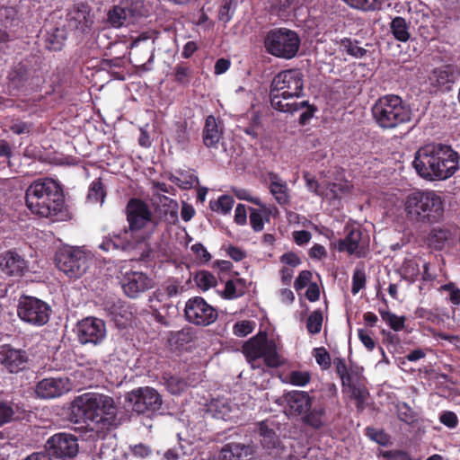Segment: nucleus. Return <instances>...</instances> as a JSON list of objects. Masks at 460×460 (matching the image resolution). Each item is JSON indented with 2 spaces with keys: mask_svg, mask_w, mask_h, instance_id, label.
Returning <instances> with one entry per match:
<instances>
[{
  "mask_svg": "<svg viewBox=\"0 0 460 460\" xmlns=\"http://www.w3.org/2000/svg\"><path fill=\"white\" fill-rule=\"evenodd\" d=\"M412 165L423 179L446 180L459 169V155L448 145L430 143L417 150Z\"/></svg>",
  "mask_w": 460,
  "mask_h": 460,
  "instance_id": "nucleus-1",
  "label": "nucleus"
},
{
  "mask_svg": "<svg viewBox=\"0 0 460 460\" xmlns=\"http://www.w3.org/2000/svg\"><path fill=\"white\" fill-rule=\"evenodd\" d=\"M25 201L31 213L56 220L65 208L61 185L51 178L33 181L26 190Z\"/></svg>",
  "mask_w": 460,
  "mask_h": 460,
  "instance_id": "nucleus-2",
  "label": "nucleus"
},
{
  "mask_svg": "<svg viewBox=\"0 0 460 460\" xmlns=\"http://www.w3.org/2000/svg\"><path fill=\"white\" fill-rule=\"evenodd\" d=\"M72 411L75 417L101 425L102 429H111L119 424L118 407L114 399L107 394H83L74 400Z\"/></svg>",
  "mask_w": 460,
  "mask_h": 460,
  "instance_id": "nucleus-3",
  "label": "nucleus"
},
{
  "mask_svg": "<svg viewBox=\"0 0 460 460\" xmlns=\"http://www.w3.org/2000/svg\"><path fill=\"white\" fill-rule=\"evenodd\" d=\"M407 220L412 224L432 225L444 217V201L435 190H414L403 200Z\"/></svg>",
  "mask_w": 460,
  "mask_h": 460,
  "instance_id": "nucleus-4",
  "label": "nucleus"
},
{
  "mask_svg": "<svg viewBox=\"0 0 460 460\" xmlns=\"http://www.w3.org/2000/svg\"><path fill=\"white\" fill-rule=\"evenodd\" d=\"M303 95L304 75L300 69L283 70L273 77L270 87V102L274 110L283 111L292 107V99Z\"/></svg>",
  "mask_w": 460,
  "mask_h": 460,
  "instance_id": "nucleus-5",
  "label": "nucleus"
},
{
  "mask_svg": "<svg viewBox=\"0 0 460 460\" xmlns=\"http://www.w3.org/2000/svg\"><path fill=\"white\" fill-rule=\"evenodd\" d=\"M375 123L383 130L394 129L411 120L412 111L409 104L397 94L379 97L371 107Z\"/></svg>",
  "mask_w": 460,
  "mask_h": 460,
  "instance_id": "nucleus-6",
  "label": "nucleus"
},
{
  "mask_svg": "<svg viewBox=\"0 0 460 460\" xmlns=\"http://www.w3.org/2000/svg\"><path fill=\"white\" fill-rule=\"evenodd\" d=\"M48 71L41 58L29 56L9 72L10 85L17 91H38L46 82Z\"/></svg>",
  "mask_w": 460,
  "mask_h": 460,
  "instance_id": "nucleus-7",
  "label": "nucleus"
},
{
  "mask_svg": "<svg viewBox=\"0 0 460 460\" xmlns=\"http://www.w3.org/2000/svg\"><path fill=\"white\" fill-rule=\"evenodd\" d=\"M263 43L269 54L288 60L296 56L301 40L295 31L281 27L270 30Z\"/></svg>",
  "mask_w": 460,
  "mask_h": 460,
  "instance_id": "nucleus-8",
  "label": "nucleus"
},
{
  "mask_svg": "<svg viewBox=\"0 0 460 460\" xmlns=\"http://www.w3.org/2000/svg\"><path fill=\"white\" fill-rule=\"evenodd\" d=\"M243 353L250 363L261 358L270 367H278L282 363L275 341L268 339L265 332L249 339L243 346Z\"/></svg>",
  "mask_w": 460,
  "mask_h": 460,
  "instance_id": "nucleus-9",
  "label": "nucleus"
},
{
  "mask_svg": "<svg viewBox=\"0 0 460 460\" xmlns=\"http://www.w3.org/2000/svg\"><path fill=\"white\" fill-rule=\"evenodd\" d=\"M94 22L93 9L87 1H75L66 10V26L76 38L84 39L92 34Z\"/></svg>",
  "mask_w": 460,
  "mask_h": 460,
  "instance_id": "nucleus-10",
  "label": "nucleus"
},
{
  "mask_svg": "<svg viewBox=\"0 0 460 460\" xmlns=\"http://www.w3.org/2000/svg\"><path fill=\"white\" fill-rule=\"evenodd\" d=\"M58 269L70 279L81 278L89 268L87 254L78 247H64L55 254Z\"/></svg>",
  "mask_w": 460,
  "mask_h": 460,
  "instance_id": "nucleus-11",
  "label": "nucleus"
},
{
  "mask_svg": "<svg viewBox=\"0 0 460 460\" xmlns=\"http://www.w3.org/2000/svg\"><path fill=\"white\" fill-rule=\"evenodd\" d=\"M51 307L43 300L28 295H22L18 300L19 318L33 326L45 325L50 317Z\"/></svg>",
  "mask_w": 460,
  "mask_h": 460,
  "instance_id": "nucleus-12",
  "label": "nucleus"
},
{
  "mask_svg": "<svg viewBox=\"0 0 460 460\" xmlns=\"http://www.w3.org/2000/svg\"><path fill=\"white\" fill-rule=\"evenodd\" d=\"M127 400L132 404V410L138 414L151 415L161 410V394L149 386L133 389L127 394Z\"/></svg>",
  "mask_w": 460,
  "mask_h": 460,
  "instance_id": "nucleus-13",
  "label": "nucleus"
},
{
  "mask_svg": "<svg viewBox=\"0 0 460 460\" xmlns=\"http://www.w3.org/2000/svg\"><path fill=\"white\" fill-rule=\"evenodd\" d=\"M45 450L50 460L73 458L79 450L77 438L66 432L56 433L47 440Z\"/></svg>",
  "mask_w": 460,
  "mask_h": 460,
  "instance_id": "nucleus-14",
  "label": "nucleus"
},
{
  "mask_svg": "<svg viewBox=\"0 0 460 460\" xmlns=\"http://www.w3.org/2000/svg\"><path fill=\"white\" fill-rule=\"evenodd\" d=\"M184 314L189 323L200 326H208L218 317L217 309L201 296L191 297L186 302Z\"/></svg>",
  "mask_w": 460,
  "mask_h": 460,
  "instance_id": "nucleus-15",
  "label": "nucleus"
},
{
  "mask_svg": "<svg viewBox=\"0 0 460 460\" xmlns=\"http://www.w3.org/2000/svg\"><path fill=\"white\" fill-rule=\"evenodd\" d=\"M125 214L128 224V227L135 233L142 230L148 224H153L154 227L157 226L148 204L140 199H129Z\"/></svg>",
  "mask_w": 460,
  "mask_h": 460,
  "instance_id": "nucleus-16",
  "label": "nucleus"
},
{
  "mask_svg": "<svg viewBox=\"0 0 460 460\" xmlns=\"http://www.w3.org/2000/svg\"><path fill=\"white\" fill-rule=\"evenodd\" d=\"M78 341L81 344H101L106 338V324L102 319L86 317L79 321L75 329Z\"/></svg>",
  "mask_w": 460,
  "mask_h": 460,
  "instance_id": "nucleus-17",
  "label": "nucleus"
},
{
  "mask_svg": "<svg viewBox=\"0 0 460 460\" xmlns=\"http://www.w3.org/2000/svg\"><path fill=\"white\" fill-rule=\"evenodd\" d=\"M136 233L128 227H125L119 233L112 232L105 236L98 245L99 249L105 252L120 251L129 252L137 248L141 240L136 236Z\"/></svg>",
  "mask_w": 460,
  "mask_h": 460,
  "instance_id": "nucleus-18",
  "label": "nucleus"
},
{
  "mask_svg": "<svg viewBox=\"0 0 460 460\" xmlns=\"http://www.w3.org/2000/svg\"><path fill=\"white\" fill-rule=\"evenodd\" d=\"M136 233L128 227H125L119 233L112 232L105 236L98 245L99 249L105 252L120 251L129 252L137 248L141 240L136 236Z\"/></svg>",
  "mask_w": 460,
  "mask_h": 460,
  "instance_id": "nucleus-19",
  "label": "nucleus"
},
{
  "mask_svg": "<svg viewBox=\"0 0 460 460\" xmlns=\"http://www.w3.org/2000/svg\"><path fill=\"white\" fill-rule=\"evenodd\" d=\"M136 233L128 227H125L119 233L112 232L105 236L98 245L99 249L105 252L120 251L129 252L137 248L141 240L136 236Z\"/></svg>",
  "mask_w": 460,
  "mask_h": 460,
  "instance_id": "nucleus-20",
  "label": "nucleus"
},
{
  "mask_svg": "<svg viewBox=\"0 0 460 460\" xmlns=\"http://www.w3.org/2000/svg\"><path fill=\"white\" fill-rule=\"evenodd\" d=\"M136 233L128 227H125L119 233L112 232L105 236L98 245L99 249L105 252L120 251L129 252L137 248L141 240L136 236Z\"/></svg>",
  "mask_w": 460,
  "mask_h": 460,
  "instance_id": "nucleus-21",
  "label": "nucleus"
},
{
  "mask_svg": "<svg viewBox=\"0 0 460 460\" xmlns=\"http://www.w3.org/2000/svg\"><path fill=\"white\" fill-rule=\"evenodd\" d=\"M71 385L68 377H47L37 383L35 394L40 399H55L68 393Z\"/></svg>",
  "mask_w": 460,
  "mask_h": 460,
  "instance_id": "nucleus-22",
  "label": "nucleus"
},
{
  "mask_svg": "<svg viewBox=\"0 0 460 460\" xmlns=\"http://www.w3.org/2000/svg\"><path fill=\"white\" fill-rule=\"evenodd\" d=\"M347 233L343 239L337 243L339 252H346L349 255H355L357 258H364L367 253V244L362 242L363 233L358 227L346 228Z\"/></svg>",
  "mask_w": 460,
  "mask_h": 460,
  "instance_id": "nucleus-23",
  "label": "nucleus"
},
{
  "mask_svg": "<svg viewBox=\"0 0 460 460\" xmlns=\"http://www.w3.org/2000/svg\"><path fill=\"white\" fill-rule=\"evenodd\" d=\"M0 270L6 276L21 278L29 270L28 261L15 250H8L0 255Z\"/></svg>",
  "mask_w": 460,
  "mask_h": 460,
  "instance_id": "nucleus-24",
  "label": "nucleus"
},
{
  "mask_svg": "<svg viewBox=\"0 0 460 460\" xmlns=\"http://www.w3.org/2000/svg\"><path fill=\"white\" fill-rule=\"evenodd\" d=\"M285 412L288 416H302L312 408V398L305 391H289L283 394Z\"/></svg>",
  "mask_w": 460,
  "mask_h": 460,
  "instance_id": "nucleus-25",
  "label": "nucleus"
},
{
  "mask_svg": "<svg viewBox=\"0 0 460 460\" xmlns=\"http://www.w3.org/2000/svg\"><path fill=\"white\" fill-rule=\"evenodd\" d=\"M137 15L138 12L133 7V4L128 0H122L108 11L107 22L113 28H120L133 22Z\"/></svg>",
  "mask_w": 460,
  "mask_h": 460,
  "instance_id": "nucleus-26",
  "label": "nucleus"
},
{
  "mask_svg": "<svg viewBox=\"0 0 460 460\" xmlns=\"http://www.w3.org/2000/svg\"><path fill=\"white\" fill-rule=\"evenodd\" d=\"M2 365L10 373H18L25 368L28 356L25 350L17 349L10 345H4L0 350Z\"/></svg>",
  "mask_w": 460,
  "mask_h": 460,
  "instance_id": "nucleus-27",
  "label": "nucleus"
},
{
  "mask_svg": "<svg viewBox=\"0 0 460 460\" xmlns=\"http://www.w3.org/2000/svg\"><path fill=\"white\" fill-rule=\"evenodd\" d=\"M150 288L151 279L142 272L134 271L124 276L122 288L128 297H137L139 293Z\"/></svg>",
  "mask_w": 460,
  "mask_h": 460,
  "instance_id": "nucleus-28",
  "label": "nucleus"
},
{
  "mask_svg": "<svg viewBox=\"0 0 460 460\" xmlns=\"http://www.w3.org/2000/svg\"><path fill=\"white\" fill-rule=\"evenodd\" d=\"M260 442L265 453L270 456H278L281 448V442L276 431L270 429L265 421L258 424Z\"/></svg>",
  "mask_w": 460,
  "mask_h": 460,
  "instance_id": "nucleus-29",
  "label": "nucleus"
},
{
  "mask_svg": "<svg viewBox=\"0 0 460 460\" xmlns=\"http://www.w3.org/2000/svg\"><path fill=\"white\" fill-rule=\"evenodd\" d=\"M456 79V72L454 65H445L435 68L429 80L438 89L450 90Z\"/></svg>",
  "mask_w": 460,
  "mask_h": 460,
  "instance_id": "nucleus-30",
  "label": "nucleus"
},
{
  "mask_svg": "<svg viewBox=\"0 0 460 460\" xmlns=\"http://www.w3.org/2000/svg\"><path fill=\"white\" fill-rule=\"evenodd\" d=\"M336 372L341 380L342 388H349L358 385L361 378L360 372L353 367H348L345 359L342 358H335L333 360Z\"/></svg>",
  "mask_w": 460,
  "mask_h": 460,
  "instance_id": "nucleus-31",
  "label": "nucleus"
},
{
  "mask_svg": "<svg viewBox=\"0 0 460 460\" xmlns=\"http://www.w3.org/2000/svg\"><path fill=\"white\" fill-rule=\"evenodd\" d=\"M253 454L251 446L240 443H227L220 452V460H249Z\"/></svg>",
  "mask_w": 460,
  "mask_h": 460,
  "instance_id": "nucleus-32",
  "label": "nucleus"
},
{
  "mask_svg": "<svg viewBox=\"0 0 460 460\" xmlns=\"http://www.w3.org/2000/svg\"><path fill=\"white\" fill-rule=\"evenodd\" d=\"M67 33L65 26H51L46 30L44 35V46L50 51H60L65 46Z\"/></svg>",
  "mask_w": 460,
  "mask_h": 460,
  "instance_id": "nucleus-33",
  "label": "nucleus"
},
{
  "mask_svg": "<svg viewBox=\"0 0 460 460\" xmlns=\"http://www.w3.org/2000/svg\"><path fill=\"white\" fill-rule=\"evenodd\" d=\"M270 180V191L274 196L276 201L279 205H286L289 201L288 187L285 181L276 172H270L268 173Z\"/></svg>",
  "mask_w": 460,
  "mask_h": 460,
  "instance_id": "nucleus-34",
  "label": "nucleus"
},
{
  "mask_svg": "<svg viewBox=\"0 0 460 460\" xmlns=\"http://www.w3.org/2000/svg\"><path fill=\"white\" fill-rule=\"evenodd\" d=\"M223 131L219 129L218 124L214 116H208L203 128V142L207 147L217 148Z\"/></svg>",
  "mask_w": 460,
  "mask_h": 460,
  "instance_id": "nucleus-35",
  "label": "nucleus"
},
{
  "mask_svg": "<svg viewBox=\"0 0 460 460\" xmlns=\"http://www.w3.org/2000/svg\"><path fill=\"white\" fill-rule=\"evenodd\" d=\"M325 413L326 409L324 404L315 405L303 415L302 420L305 425L314 429H320L324 425L323 418Z\"/></svg>",
  "mask_w": 460,
  "mask_h": 460,
  "instance_id": "nucleus-36",
  "label": "nucleus"
},
{
  "mask_svg": "<svg viewBox=\"0 0 460 460\" xmlns=\"http://www.w3.org/2000/svg\"><path fill=\"white\" fill-rule=\"evenodd\" d=\"M410 23L401 16L394 17L390 22V31L394 39L401 42H406L411 38Z\"/></svg>",
  "mask_w": 460,
  "mask_h": 460,
  "instance_id": "nucleus-37",
  "label": "nucleus"
},
{
  "mask_svg": "<svg viewBox=\"0 0 460 460\" xmlns=\"http://www.w3.org/2000/svg\"><path fill=\"white\" fill-rule=\"evenodd\" d=\"M292 107L286 108L282 112H288L293 114L297 111L306 108V111L301 113L299 117V124L305 126L314 115L317 111V108L314 104H310L308 101H303L300 102H293L291 104Z\"/></svg>",
  "mask_w": 460,
  "mask_h": 460,
  "instance_id": "nucleus-38",
  "label": "nucleus"
},
{
  "mask_svg": "<svg viewBox=\"0 0 460 460\" xmlns=\"http://www.w3.org/2000/svg\"><path fill=\"white\" fill-rule=\"evenodd\" d=\"M352 8L364 12H374L383 8L384 0H343Z\"/></svg>",
  "mask_w": 460,
  "mask_h": 460,
  "instance_id": "nucleus-39",
  "label": "nucleus"
},
{
  "mask_svg": "<svg viewBox=\"0 0 460 460\" xmlns=\"http://www.w3.org/2000/svg\"><path fill=\"white\" fill-rule=\"evenodd\" d=\"M192 77V72L187 63L180 62L173 69V81L180 85L187 86Z\"/></svg>",
  "mask_w": 460,
  "mask_h": 460,
  "instance_id": "nucleus-40",
  "label": "nucleus"
},
{
  "mask_svg": "<svg viewBox=\"0 0 460 460\" xmlns=\"http://www.w3.org/2000/svg\"><path fill=\"white\" fill-rule=\"evenodd\" d=\"M234 200L233 197L229 195H222L216 200H211L209 202V207L211 210L221 213L223 215L228 214L234 206Z\"/></svg>",
  "mask_w": 460,
  "mask_h": 460,
  "instance_id": "nucleus-41",
  "label": "nucleus"
},
{
  "mask_svg": "<svg viewBox=\"0 0 460 460\" xmlns=\"http://www.w3.org/2000/svg\"><path fill=\"white\" fill-rule=\"evenodd\" d=\"M340 47L342 50L346 51L348 55L357 58H363L367 54V49L358 46V40H352L349 38L341 39Z\"/></svg>",
  "mask_w": 460,
  "mask_h": 460,
  "instance_id": "nucleus-42",
  "label": "nucleus"
},
{
  "mask_svg": "<svg viewBox=\"0 0 460 460\" xmlns=\"http://www.w3.org/2000/svg\"><path fill=\"white\" fill-rule=\"evenodd\" d=\"M379 314L384 322H385L389 327L394 332L402 331L405 327V317L398 316L390 311L379 310Z\"/></svg>",
  "mask_w": 460,
  "mask_h": 460,
  "instance_id": "nucleus-43",
  "label": "nucleus"
},
{
  "mask_svg": "<svg viewBox=\"0 0 460 460\" xmlns=\"http://www.w3.org/2000/svg\"><path fill=\"white\" fill-rule=\"evenodd\" d=\"M106 197V190L104 184L101 178L93 180L89 187L87 199L91 202H101L102 203Z\"/></svg>",
  "mask_w": 460,
  "mask_h": 460,
  "instance_id": "nucleus-44",
  "label": "nucleus"
},
{
  "mask_svg": "<svg viewBox=\"0 0 460 460\" xmlns=\"http://www.w3.org/2000/svg\"><path fill=\"white\" fill-rule=\"evenodd\" d=\"M402 277L410 281L414 282L420 275V265L414 260H405L401 268Z\"/></svg>",
  "mask_w": 460,
  "mask_h": 460,
  "instance_id": "nucleus-45",
  "label": "nucleus"
},
{
  "mask_svg": "<svg viewBox=\"0 0 460 460\" xmlns=\"http://www.w3.org/2000/svg\"><path fill=\"white\" fill-rule=\"evenodd\" d=\"M323 321V313L320 309L312 312L306 321L308 332L313 335L319 333L322 330Z\"/></svg>",
  "mask_w": 460,
  "mask_h": 460,
  "instance_id": "nucleus-46",
  "label": "nucleus"
},
{
  "mask_svg": "<svg viewBox=\"0 0 460 460\" xmlns=\"http://www.w3.org/2000/svg\"><path fill=\"white\" fill-rule=\"evenodd\" d=\"M238 0H224L219 7L218 19L224 23L229 22L234 13Z\"/></svg>",
  "mask_w": 460,
  "mask_h": 460,
  "instance_id": "nucleus-47",
  "label": "nucleus"
},
{
  "mask_svg": "<svg viewBox=\"0 0 460 460\" xmlns=\"http://www.w3.org/2000/svg\"><path fill=\"white\" fill-rule=\"evenodd\" d=\"M194 279L198 287L203 290H208L217 284V279L214 275L207 270L199 271Z\"/></svg>",
  "mask_w": 460,
  "mask_h": 460,
  "instance_id": "nucleus-48",
  "label": "nucleus"
},
{
  "mask_svg": "<svg viewBox=\"0 0 460 460\" xmlns=\"http://www.w3.org/2000/svg\"><path fill=\"white\" fill-rule=\"evenodd\" d=\"M303 178L305 181L306 188L310 192L314 193L320 197H328V194L325 192L326 190L319 184L314 176H313L310 172H305L303 173Z\"/></svg>",
  "mask_w": 460,
  "mask_h": 460,
  "instance_id": "nucleus-49",
  "label": "nucleus"
},
{
  "mask_svg": "<svg viewBox=\"0 0 460 460\" xmlns=\"http://www.w3.org/2000/svg\"><path fill=\"white\" fill-rule=\"evenodd\" d=\"M366 272L364 268L357 267L352 275L351 293L357 295L366 286Z\"/></svg>",
  "mask_w": 460,
  "mask_h": 460,
  "instance_id": "nucleus-50",
  "label": "nucleus"
},
{
  "mask_svg": "<svg viewBox=\"0 0 460 460\" xmlns=\"http://www.w3.org/2000/svg\"><path fill=\"white\" fill-rule=\"evenodd\" d=\"M288 382L296 386H305L311 380V374L308 371L293 370L288 376Z\"/></svg>",
  "mask_w": 460,
  "mask_h": 460,
  "instance_id": "nucleus-51",
  "label": "nucleus"
},
{
  "mask_svg": "<svg viewBox=\"0 0 460 460\" xmlns=\"http://www.w3.org/2000/svg\"><path fill=\"white\" fill-rule=\"evenodd\" d=\"M326 190H329L327 198L337 199L341 194L349 192V186L346 182H328Z\"/></svg>",
  "mask_w": 460,
  "mask_h": 460,
  "instance_id": "nucleus-52",
  "label": "nucleus"
},
{
  "mask_svg": "<svg viewBox=\"0 0 460 460\" xmlns=\"http://www.w3.org/2000/svg\"><path fill=\"white\" fill-rule=\"evenodd\" d=\"M255 323L249 320L238 321L234 324L233 332L237 337H245L254 330Z\"/></svg>",
  "mask_w": 460,
  "mask_h": 460,
  "instance_id": "nucleus-53",
  "label": "nucleus"
},
{
  "mask_svg": "<svg viewBox=\"0 0 460 460\" xmlns=\"http://www.w3.org/2000/svg\"><path fill=\"white\" fill-rule=\"evenodd\" d=\"M313 355L317 364L322 369H328L332 365V360L329 352L324 347L315 348L313 350Z\"/></svg>",
  "mask_w": 460,
  "mask_h": 460,
  "instance_id": "nucleus-54",
  "label": "nucleus"
},
{
  "mask_svg": "<svg viewBox=\"0 0 460 460\" xmlns=\"http://www.w3.org/2000/svg\"><path fill=\"white\" fill-rule=\"evenodd\" d=\"M174 137L176 142L182 146H185L190 142L188 125L185 120L176 122Z\"/></svg>",
  "mask_w": 460,
  "mask_h": 460,
  "instance_id": "nucleus-55",
  "label": "nucleus"
},
{
  "mask_svg": "<svg viewBox=\"0 0 460 460\" xmlns=\"http://www.w3.org/2000/svg\"><path fill=\"white\" fill-rule=\"evenodd\" d=\"M166 385L168 391L172 394H180L186 388V382L175 376H171L166 379Z\"/></svg>",
  "mask_w": 460,
  "mask_h": 460,
  "instance_id": "nucleus-56",
  "label": "nucleus"
},
{
  "mask_svg": "<svg viewBox=\"0 0 460 460\" xmlns=\"http://www.w3.org/2000/svg\"><path fill=\"white\" fill-rule=\"evenodd\" d=\"M440 291L448 293V300L455 305H460V288L454 282H448L439 288Z\"/></svg>",
  "mask_w": 460,
  "mask_h": 460,
  "instance_id": "nucleus-57",
  "label": "nucleus"
},
{
  "mask_svg": "<svg viewBox=\"0 0 460 460\" xmlns=\"http://www.w3.org/2000/svg\"><path fill=\"white\" fill-rule=\"evenodd\" d=\"M17 11L11 6H3L0 8V22L3 26L12 25L16 20Z\"/></svg>",
  "mask_w": 460,
  "mask_h": 460,
  "instance_id": "nucleus-58",
  "label": "nucleus"
},
{
  "mask_svg": "<svg viewBox=\"0 0 460 460\" xmlns=\"http://www.w3.org/2000/svg\"><path fill=\"white\" fill-rule=\"evenodd\" d=\"M250 225L254 232H260L264 227V219L261 211L250 208Z\"/></svg>",
  "mask_w": 460,
  "mask_h": 460,
  "instance_id": "nucleus-59",
  "label": "nucleus"
},
{
  "mask_svg": "<svg viewBox=\"0 0 460 460\" xmlns=\"http://www.w3.org/2000/svg\"><path fill=\"white\" fill-rule=\"evenodd\" d=\"M191 252L194 253L196 260L199 263H207L211 260V254L208 252L201 243H197L190 247Z\"/></svg>",
  "mask_w": 460,
  "mask_h": 460,
  "instance_id": "nucleus-60",
  "label": "nucleus"
},
{
  "mask_svg": "<svg viewBox=\"0 0 460 460\" xmlns=\"http://www.w3.org/2000/svg\"><path fill=\"white\" fill-rule=\"evenodd\" d=\"M322 397L326 398L331 404L338 402V388L335 384L328 383L322 390Z\"/></svg>",
  "mask_w": 460,
  "mask_h": 460,
  "instance_id": "nucleus-61",
  "label": "nucleus"
},
{
  "mask_svg": "<svg viewBox=\"0 0 460 460\" xmlns=\"http://www.w3.org/2000/svg\"><path fill=\"white\" fill-rule=\"evenodd\" d=\"M14 415L13 407L5 402L0 401V427L10 422Z\"/></svg>",
  "mask_w": 460,
  "mask_h": 460,
  "instance_id": "nucleus-62",
  "label": "nucleus"
},
{
  "mask_svg": "<svg viewBox=\"0 0 460 460\" xmlns=\"http://www.w3.org/2000/svg\"><path fill=\"white\" fill-rule=\"evenodd\" d=\"M108 310L110 312V314L112 315L113 320L117 323L119 322V317L127 318V314L128 313L126 306L122 305L120 301L113 303L111 305L108 307Z\"/></svg>",
  "mask_w": 460,
  "mask_h": 460,
  "instance_id": "nucleus-63",
  "label": "nucleus"
},
{
  "mask_svg": "<svg viewBox=\"0 0 460 460\" xmlns=\"http://www.w3.org/2000/svg\"><path fill=\"white\" fill-rule=\"evenodd\" d=\"M439 421L449 429H455L458 425L457 415L451 411H445L439 416Z\"/></svg>",
  "mask_w": 460,
  "mask_h": 460,
  "instance_id": "nucleus-64",
  "label": "nucleus"
}]
</instances>
